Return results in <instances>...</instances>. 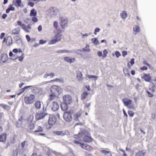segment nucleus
<instances>
[{
  "label": "nucleus",
  "mask_w": 156,
  "mask_h": 156,
  "mask_svg": "<svg viewBox=\"0 0 156 156\" xmlns=\"http://www.w3.org/2000/svg\"><path fill=\"white\" fill-rule=\"evenodd\" d=\"M51 91L55 97H58L62 92V90L58 86L53 85L51 87Z\"/></svg>",
  "instance_id": "1"
},
{
  "label": "nucleus",
  "mask_w": 156,
  "mask_h": 156,
  "mask_svg": "<svg viewBox=\"0 0 156 156\" xmlns=\"http://www.w3.org/2000/svg\"><path fill=\"white\" fill-rule=\"evenodd\" d=\"M83 140L87 143L91 142L93 140V139L90 136L89 132L87 130H83Z\"/></svg>",
  "instance_id": "2"
},
{
  "label": "nucleus",
  "mask_w": 156,
  "mask_h": 156,
  "mask_svg": "<svg viewBox=\"0 0 156 156\" xmlns=\"http://www.w3.org/2000/svg\"><path fill=\"white\" fill-rule=\"evenodd\" d=\"M122 101L124 105L129 108H133V105L132 104V101L128 98H125L122 99Z\"/></svg>",
  "instance_id": "3"
},
{
  "label": "nucleus",
  "mask_w": 156,
  "mask_h": 156,
  "mask_svg": "<svg viewBox=\"0 0 156 156\" xmlns=\"http://www.w3.org/2000/svg\"><path fill=\"white\" fill-rule=\"evenodd\" d=\"M63 117L64 119L67 122H70L72 120L71 112L70 110L64 113Z\"/></svg>",
  "instance_id": "4"
},
{
  "label": "nucleus",
  "mask_w": 156,
  "mask_h": 156,
  "mask_svg": "<svg viewBox=\"0 0 156 156\" xmlns=\"http://www.w3.org/2000/svg\"><path fill=\"white\" fill-rule=\"evenodd\" d=\"M62 100L63 102L67 104H70L72 101V97L69 94H66L63 96Z\"/></svg>",
  "instance_id": "5"
},
{
  "label": "nucleus",
  "mask_w": 156,
  "mask_h": 156,
  "mask_svg": "<svg viewBox=\"0 0 156 156\" xmlns=\"http://www.w3.org/2000/svg\"><path fill=\"white\" fill-rule=\"evenodd\" d=\"M25 100L26 104H32L35 101V96L34 95L31 94L29 97H25Z\"/></svg>",
  "instance_id": "6"
},
{
  "label": "nucleus",
  "mask_w": 156,
  "mask_h": 156,
  "mask_svg": "<svg viewBox=\"0 0 156 156\" xmlns=\"http://www.w3.org/2000/svg\"><path fill=\"white\" fill-rule=\"evenodd\" d=\"M58 10L55 7H52L50 9L49 14L51 17H55L58 14Z\"/></svg>",
  "instance_id": "7"
},
{
  "label": "nucleus",
  "mask_w": 156,
  "mask_h": 156,
  "mask_svg": "<svg viewBox=\"0 0 156 156\" xmlns=\"http://www.w3.org/2000/svg\"><path fill=\"white\" fill-rule=\"evenodd\" d=\"M47 115V113H46L44 112H38L36 113L35 119L37 120H39L43 119Z\"/></svg>",
  "instance_id": "8"
},
{
  "label": "nucleus",
  "mask_w": 156,
  "mask_h": 156,
  "mask_svg": "<svg viewBox=\"0 0 156 156\" xmlns=\"http://www.w3.org/2000/svg\"><path fill=\"white\" fill-rule=\"evenodd\" d=\"M56 121V117L53 115H50L48 120V124L49 125L52 126Z\"/></svg>",
  "instance_id": "9"
},
{
  "label": "nucleus",
  "mask_w": 156,
  "mask_h": 156,
  "mask_svg": "<svg viewBox=\"0 0 156 156\" xmlns=\"http://www.w3.org/2000/svg\"><path fill=\"white\" fill-rule=\"evenodd\" d=\"M68 20L66 18L62 17L61 19L60 25L62 29H64L67 26Z\"/></svg>",
  "instance_id": "10"
},
{
  "label": "nucleus",
  "mask_w": 156,
  "mask_h": 156,
  "mask_svg": "<svg viewBox=\"0 0 156 156\" xmlns=\"http://www.w3.org/2000/svg\"><path fill=\"white\" fill-rule=\"evenodd\" d=\"M59 108V105L56 101H54L52 102L51 109L54 111H57Z\"/></svg>",
  "instance_id": "11"
},
{
  "label": "nucleus",
  "mask_w": 156,
  "mask_h": 156,
  "mask_svg": "<svg viewBox=\"0 0 156 156\" xmlns=\"http://www.w3.org/2000/svg\"><path fill=\"white\" fill-rule=\"evenodd\" d=\"M44 153L48 156H50L51 155L52 153L55 154V152L53 151L52 150L48 147H45L44 149Z\"/></svg>",
  "instance_id": "12"
},
{
  "label": "nucleus",
  "mask_w": 156,
  "mask_h": 156,
  "mask_svg": "<svg viewBox=\"0 0 156 156\" xmlns=\"http://www.w3.org/2000/svg\"><path fill=\"white\" fill-rule=\"evenodd\" d=\"M8 59V56L6 54H2L1 56V59L0 60V63H3L5 62Z\"/></svg>",
  "instance_id": "13"
},
{
  "label": "nucleus",
  "mask_w": 156,
  "mask_h": 156,
  "mask_svg": "<svg viewBox=\"0 0 156 156\" xmlns=\"http://www.w3.org/2000/svg\"><path fill=\"white\" fill-rule=\"evenodd\" d=\"M69 132L67 131H54L53 133L57 135H61L63 136L66 135H68Z\"/></svg>",
  "instance_id": "14"
},
{
  "label": "nucleus",
  "mask_w": 156,
  "mask_h": 156,
  "mask_svg": "<svg viewBox=\"0 0 156 156\" xmlns=\"http://www.w3.org/2000/svg\"><path fill=\"white\" fill-rule=\"evenodd\" d=\"M23 117L20 116L18 120L16 122V126L17 128H20L21 127L23 124Z\"/></svg>",
  "instance_id": "15"
},
{
  "label": "nucleus",
  "mask_w": 156,
  "mask_h": 156,
  "mask_svg": "<svg viewBox=\"0 0 156 156\" xmlns=\"http://www.w3.org/2000/svg\"><path fill=\"white\" fill-rule=\"evenodd\" d=\"M82 112L80 111L76 113L74 116V120L76 121H81V116L82 115Z\"/></svg>",
  "instance_id": "16"
},
{
  "label": "nucleus",
  "mask_w": 156,
  "mask_h": 156,
  "mask_svg": "<svg viewBox=\"0 0 156 156\" xmlns=\"http://www.w3.org/2000/svg\"><path fill=\"white\" fill-rule=\"evenodd\" d=\"M69 104H67L65 103L62 102L61 103L60 106L62 110L63 111H66L68 110Z\"/></svg>",
  "instance_id": "17"
},
{
  "label": "nucleus",
  "mask_w": 156,
  "mask_h": 156,
  "mask_svg": "<svg viewBox=\"0 0 156 156\" xmlns=\"http://www.w3.org/2000/svg\"><path fill=\"white\" fill-rule=\"evenodd\" d=\"M14 5L16 7H20L21 8H23L24 6L21 0H16Z\"/></svg>",
  "instance_id": "18"
},
{
  "label": "nucleus",
  "mask_w": 156,
  "mask_h": 156,
  "mask_svg": "<svg viewBox=\"0 0 156 156\" xmlns=\"http://www.w3.org/2000/svg\"><path fill=\"white\" fill-rule=\"evenodd\" d=\"M7 138V134L5 133H2L0 135V142L5 141Z\"/></svg>",
  "instance_id": "19"
},
{
  "label": "nucleus",
  "mask_w": 156,
  "mask_h": 156,
  "mask_svg": "<svg viewBox=\"0 0 156 156\" xmlns=\"http://www.w3.org/2000/svg\"><path fill=\"white\" fill-rule=\"evenodd\" d=\"M90 94L89 93H88L87 91H85L83 92L81 95V99L83 101L87 97L88 95Z\"/></svg>",
  "instance_id": "20"
},
{
  "label": "nucleus",
  "mask_w": 156,
  "mask_h": 156,
  "mask_svg": "<svg viewBox=\"0 0 156 156\" xmlns=\"http://www.w3.org/2000/svg\"><path fill=\"white\" fill-rule=\"evenodd\" d=\"M20 31V27H16L12 31V33L13 34H19Z\"/></svg>",
  "instance_id": "21"
},
{
  "label": "nucleus",
  "mask_w": 156,
  "mask_h": 156,
  "mask_svg": "<svg viewBox=\"0 0 156 156\" xmlns=\"http://www.w3.org/2000/svg\"><path fill=\"white\" fill-rule=\"evenodd\" d=\"M83 75L81 72L80 71L77 72L76 77L79 81H82L83 79Z\"/></svg>",
  "instance_id": "22"
},
{
  "label": "nucleus",
  "mask_w": 156,
  "mask_h": 156,
  "mask_svg": "<svg viewBox=\"0 0 156 156\" xmlns=\"http://www.w3.org/2000/svg\"><path fill=\"white\" fill-rule=\"evenodd\" d=\"M74 50H60L57 51V52L58 53H74Z\"/></svg>",
  "instance_id": "23"
},
{
  "label": "nucleus",
  "mask_w": 156,
  "mask_h": 156,
  "mask_svg": "<svg viewBox=\"0 0 156 156\" xmlns=\"http://www.w3.org/2000/svg\"><path fill=\"white\" fill-rule=\"evenodd\" d=\"M64 59L67 62L70 63H73L75 61V58H70L68 57H65L64 58Z\"/></svg>",
  "instance_id": "24"
},
{
  "label": "nucleus",
  "mask_w": 156,
  "mask_h": 156,
  "mask_svg": "<svg viewBox=\"0 0 156 156\" xmlns=\"http://www.w3.org/2000/svg\"><path fill=\"white\" fill-rule=\"evenodd\" d=\"M12 43V37L9 36L8 37L6 41V44L7 46H9Z\"/></svg>",
  "instance_id": "25"
},
{
  "label": "nucleus",
  "mask_w": 156,
  "mask_h": 156,
  "mask_svg": "<svg viewBox=\"0 0 156 156\" xmlns=\"http://www.w3.org/2000/svg\"><path fill=\"white\" fill-rule=\"evenodd\" d=\"M146 154L145 151L144 150L139 151L136 154L135 156H144Z\"/></svg>",
  "instance_id": "26"
},
{
  "label": "nucleus",
  "mask_w": 156,
  "mask_h": 156,
  "mask_svg": "<svg viewBox=\"0 0 156 156\" xmlns=\"http://www.w3.org/2000/svg\"><path fill=\"white\" fill-rule=\"evenodd\" d=\"M144 78L145 81L149 82L151 80V76L149 75L144 74Z\"/></svg>",
  "instance_id": "27"
},
{
  "label": "nucleus",
  "mask_w": 156,
  "mask_h": 156,
  "mask_svg": "<svg viewBox=\"0 0 156 156\" xmlns=\"http://www.w3.org/2000/svg\"><path fill=\"white\" fill-rule=\"evenodd\" d=\"M83 137V131H81L80 133H79L78 134L74 135L73 137L76 139L77 140L78 138Z\"/></svg>",
  "instance_id": "28"
},
{
  "label": "nucleus",
  "mask_w": 156,
  "mask_h": 156,
  "mask_svg": "<svg viewBox=\"0 0 156 156\" xmlns=\"http://www.w3.org/2000/svg\"><path fill=\"white\" fill-rule=\"evenodd\" d=\"M41 103L39 101H36L35 103V106L36 108L37 109H39L41 108Z\"/></svg>",
  "instance_id": "29"
},
{
  "label": "nucleus",
  "mask_w": 156,
  "mask_h": 156,
  "mask_svg": "<svg viewBox=\"0 0 156 156\" xmlns=\"http://www.w3.org/2000/svg\"><path fill=\"white\" fill-rule=\"evenodd\" d=\"M37 15V12L35 9H33L31 10L30 13V16H36Z\"/></svg>",
  "instance_id": "30"
},
{
  "label": "nucleus",
  "mask_w": 156,
  "mask_h": 156,
  "mask_svg": "<svg viewBox=\"0 0 156 156\" xmlns=\"http://www.w3.org/2000/svg\"><path fill=\"white\" fill-rule=\"evenodd\" d=\"M62 36V34L60 33H58L56 35H55L54 37L58 41H60L61 37Z\"/></svg>",
  "instance_id": "31"
},
{
  "label": "nucleus",
  "mask_w": 156,
  "mask_h": 156,
  "mask_svg": "<svg viewBox=\"0 0 156 156\" xmlns=\"http://www.w3.org/2000/svg\"><path fill=\"white\" fill-rule=\"evenodd\" d=\"M120 16L122 19H124L127 17V14L125 11H123L120 13Z\"/></svg>",
  "instance_id": "32"
},
{
  "label": "nucleus",
  "mask_w": 156,
  "mask_h": 156,
  "mask_svg": "<svg viewBox=\"0 0 156 156\" xmlns=\"http://www.w3.org/2000/svg\"><path fill=\"white\" fill-rule=\"evenodd\" d=\"M53 26L55 29L58 31H60V28L58 26V23L57 21H55L53 22Z\"/></svg>",
  "instance_id": "33"
},
{
  "label": "nucleus",
  "mask_w": 156,
  "mask_h": 156,
  "mask_svg": "<svg viewBox=\"0 0 156 156\" xmlns=\"http://www.w3.org/2000/svg\"><path fill=\"white\" fill-rule=\"evenodd\" d=\"M82 50L84 51L89 52L90 51V50L89 48V45L87 44H86L85 47L83 48L82 49Z\"/></svg>",
  "instance_id": "34"
},
{
  "label": "nucleus",
  "mask_w": 156,
  "mask_h": 156,
  "mask_svg": "<svg viewBox=\"0 0 156 156\" xmlns=\"http://www.w3.org/2000/svg\"><path fill=\"white\" fill-rule=\"evenodd\" d=\"M28 126L30 130H32L33 129L34 127V123L32 122H31L29 123Z\"/></svg>",
  "instance_id": "35"
},
{
  "label": "nucleus",
  "mask_w": 156,
  "mask_h": 156,
  "mask_svg": "<svg viewBox=\"0 0 156 156\" xmlns=\"http://www.w3.org/2000/svg\"><path fill=\"white\" fill-rule=\"evenodd\" d=\"M91 41L95 45H97L99 44V42L96 38H92Z\"/></svg>",
  "instance_id": "36"
},
{
  "label": "nucleus",
  "mask_w": 156,
  "mask_h": 156,
  "mask_svg": "<svg viewBox=\"0 0 156 156\" xmlns=\"http://www.w3.org/2000/svg\"><path fill=\"white\" fill-rule=\"evenodd\" d=\"M101 153L104 154H108L109 155L108 156H112V154L109 151L105 150H102L101 151Z\"/></svg>",
  "instance_id": "37"
},
{
  "label": "nucleus",
  "mask_w": 156,
  "mask_h": 156,
  "mask_svg": "<svg viewBox=\"0 0 156 156\" xmlns=\"http://www.w3.org/2000/svg\"><path fill=\"white\" fill-rule=\"evenodd\" d=\"M0 106H2L5 109L9 110L10 109V107L9 106L7 105L4 104H0Z\"/></svg>",
  "instance_id": "38"
},
{
  "label": "nucleus",
  "mask_w": 156,
  "mask_h": 156,
  "mask_svg": "<svg viewBox=\"0 0 156 156\" xmlns=\"http://www.w3.org/2000/svg\"><path fill=\"white\" fill-rule=\"evenodd\" d=\"M54 96L53 95V94H51L50 95V98L47 101V106H48V105L49 104V103L50 101L54 99L53 97Z\"/></svg>",
  "instance_id": "39"
},
{
  "label": "nucleus",
  "mask_w": 156,
  "mask_h": 156,
  "mask_svg": "<svg viewBox=\"0 0 156 156\" xmlns=\"http://www.w3.org/2000/svg\"><path fill=\"white\" fill-rule=\"evenodd\" d=\"M43 128L41 126H39L37 128V129L35 130L34 132L35 133L42 132L43 131Z\"/></svg>",
  "instance_id": "40"
},
{
  "label": "nucleus",
  "mask_w": 156,
  "mask_h": 156,
  "mask_svg": "<svg viewBox=\"0 0 156 156\" xmlns=\"http://www.w3.org/2000/svg\"><path fill=\"white\" fill-rule=\"evenodd\" d=\"M133 30L134 31L136 32V33H138L140 31V27L138 26H136L135 27H133Z\"/></svg>",
  "instance_id": "41"
},
{
  "label": "nucleus",
  "mask_w": 156,
  "mask_h": 156,
  "mask_svg": "<svg viewBox=\"0 0 156 156\" xmlns=\"http://www.w3.org/2000/svg\"><path fill=\"white\" fill-rule=\"evenodd\" d=\"M13 38L16 42L19 41V43H21V40L18 36H15Z\"/></svg>",
  "instance_id": "42"
},
{
  "label": "nucleus",
  "mask_w": 156,
  "mask_h": 156,
  "mask_svg": "<svg viewBox=\"0 0 156 156\" xmlns=\"http://www.w3.org/2000/svg\"><path fill=\"white\" fill-rule=\"evenodd\" d=\"M87 77L89 79L94 78L95 80H96L98 79V76L94 75H88Z\"/></svg>",
  "instance_id": "43"
},
{
  "label": "nucleus",
  "mask_w": 156,
  "mask_h": 156,
  "mask_svg": "<svg viewBox=\"0 0 156 156\" xmlns=\"http://www.w3.org/2000/svg\"><path fill=\"white\" fill-rule=\"evenodd\" d=\"M58 41L56 40V39H52L51 40L50 42L49 43V44H55Z\"/></svg>",
  "instance_id": "44"
},
{
  "label": "nucleus",
  "mask_w": 156,
  "mask_h": 156,
  "mask_svg": "<svg viewBox=\"0 0 156 156\" xmlns=\"http://www.w3.org/2000/svg\"><path fill=\"white\" fill-rule=\"evenodd\" d=\"M85 150L88 151H90L93 150V148L87 144Z\"/></svg>",
  "instance_id": "45"
},
{
  "label": "nucleus",
  "mask_w": 156,
  "mask_h": 156,
  "mask_svg": "<svg viewBox=\"0 0 156 156\" xmlns=\"http://www.w3.org/2000/svg\"><path fill=\"white\" fill-rule=\"evenodd\" d=\"M103 58H105L108 54V52L107 50L106 49L104 50L103 51Z\"/></svg>",
  "instance_id": "46"
},
{
  "label": "nucleus",
  "mask_w": 156,
  "mask_h": 156,
  "mask_svg": "<svg viewBox=\"0 0 156 156\" xmlns=\"http://www.w3.org/2000/svg\"><path fill=\"white\" fill-rule=\"evenodd\" d=\"M134 112L133 111H129L128 112V114L131 117H132L134 115Z\"/></svg>",
  "instance_id": "47"
},
{
  "label": "nucleus",
  "mask_w": 156,
  "mask_h": 156,
  "mask_svg": "<svg viewBox=\"0 0 156 156\" xmlns=\"http://www.w3.org/2000/svg\"><path fill=\"white\" fill-rule=\"evenodd\" d=\"M24 55L23 53V54H22V55H21L20 56H19V59L18 60L20 62L22 61H23V59L24 58V56H23V55Z\"/></svg>",
  "instance_id": "48"
},
{
  "label": "nucleus",
  "mask_w": 156,
  "mask_h": 156,
  "mask_svg": "<svg viewBox=\"0 0 156 156\" xmlns=\"http://www.w3.org/2000/svg\"><path fill=\"white\" fill-rule=\"evenodd\" d=\"M73 50H75V52L74 53H77L78 54H80L81 55L82 54L81 53L82 52V50L81 49H78L77 50H76L74 49H73Z\"/></svg>",
  "instance_id": "49"
},
{
  "label": "nucleus",
  "mask_w": 156,
  "mask_h": 156,
  "mask_svg": "<svg viewBox=\"0 0 156 156\" xmlns=\"http://www.w3.org/2000/svg\"><path fill=\"white\" fill-rule=\"evenodd\" d=\"M4 117L3 113L2 112L0 113V123L2 121Z\"/></svg>",
  "instance_id": "50"
},
{
  "label": "nucleus",
  "mask_w": 156,
  "mask_h": 156,
  "mask_svg": "<svg viewBox=\"0 0 156 156\" xmlns=\"http://www.w3.org/2000/svg\"><path fill=\"white\" fill-rule=\"evenodd\" d=\"M100 29L99 28H98V27L96 28L94 30V34L95 35H96L97 33L99 32L100 31Z\"/></svg>",
  "instance_id": "51"
},
{
  "label": "nucleus",
  "mask_w": 156,
  "mask_h": 156,
  "mask_svg": "<svg viewBox=\"0 0 156 156\" xmlns=\"http://www.w3.org/2000/svg\"><path fill=\"white\" fill-rule=\"evenodd\" d=\"M115 54L116 55V56L117 58H119V57L121 55L119 52L118 51H116L115 52Z\"/></svg>",
  "instance_id": "52"
},
{
  "label": "nucleus",
  "mask_w": 156,
  "mask_h": 156,
  "mask_svg": "<svg viewBox=\"0 0 156 156\" xmlns=\"http://www.w3.org/2000/svg\"><path fill=\"white\" fill-rule=\"evenodd\" d=\"M26 143L27 142L26 141H24L21 143V147L23 149L24 148Z\"/></svg>",
  "instance_id": "53"
},
{
  "label": "nucleus",
  "mask_w": 156,
  "mask_h": 156,
  "mask_svg": "<svg viewBox=\"0 0 156 156\" xmlns=\"http://www.w3.org/2000/svg\"><path fill=\"white\" fill-rule=\"evenodd\" d=\"M92 34L91 32L89 34H82V38H83L84 37H87L89 35H90Z\"/></svg>",
  "instance_id": "54"
},
{
  "label": "nucleus",
  "mask_w": 156,
  "mask_h": 156,
  "mask_svg": "<svg viewBox=\"0 0 156 156\" xmlns=\"http://www.w3.org/2000/svg\"><path fill=\"white\" fill-rule=\"evenodd\" d=\"M73 142L75 144H76L78 145L79 146H80L81 144H82V143L80 142H79V141H77L76 140H74Z\"/></svg>",
  "instance_id": "55"
},
{
  "label": "nucleus",
  "mask_w": 156,
  "mask_h": 156,
  "mask_svg": "<svg viewBox=\"0 0 156 156\" xmlns=\"http://www.w3.org/2000/svg\"><path fill=\"white\" fill-rule=\"evenodd\" d=\"M46 42V41L45 40H41L39 41V44H43Z\"/></svg>",
  "instance_id": "56"
},
{
  "label": "nucleus",
  "mask_w": 156,
  "mask_h": 156,
  "mask_svg": "<svg viewBox=\"0 0 156 156\" xmlns=\"http://www.w3.org/2000/svg\"><path fill=\"white\" fill-rule=\"evenodd\" d=\"M11 11H13L15 10V8L14 7L12 6L11 5H10L9 6V8Z\"/></svg>",
  "instance_id": "57"
},
{
  "label": "nucleus",
  "mask_w": 156,
  "mask_h": 156,
  "mask_svg": "<svg viewBox=\"0 0 156 156\" xmlns=\"http://www.w3.org/2000/svg\"><path fill=\"white\" fill-rule=\"evenodd\" d=\"M147 92L148 94V96L150 97H152L153 96V94L150 92L149 91L147 90Z\"/></svg>",
  "instance_id": "58"
},
{
  "label": "nucleus",
  "mask_w": 156,
  "mask_h": 156,
  "mask_svg": "<svg viewBox=\"0 0 156 156\" xmlns=\"http://www.w3.org/2000/svg\"><path fill=\"white\" fill-rule=\"evenodd\" d=\"M32 20L34 22H37L38 21V19L37 17L34 16L32 18Z\"/></svg>",
  "instance_id": "59"
},
{
  "label": "nucleus",
  "mask_w": 156,
  "mask_h": 156,
  "mask_svg": "<svg viewBox=\"0 0 156 156\" xmlns=\"http://www.w3.org/2000/svg\"><path fill=\"white\" fill-rule=\"evenodd\" d=\"M12 56H13V57L12 58H10V59H11L12 60H15L18 58H19V56H16V55H13Z\"/></svg>",
  "instance_id": "60"
},
{
  "label": "nucleus",
  "mask_w": 156,
  "mask_h": 156,
  "mask_svg": "<svg viewBox=\"0 0 156 156\" xmlns=\"http://www.w3.org/2000/svg\"><path fill=\"white\" fill-rule=\"evenodd\" d=\"M127 52L126 51H123L122 52V56L125 57V56L127 54Z\"/></svg>",
  "instance_id": "61"
},
{
  "label": "nucleus",
  "mask_w": 156,
  "mask_h": 156,
  "mask_svg": "<svg viewBox=\"0 0 156 156\" xmlns=\"http://www.w3.org/2000/svg\"><path fill=\"white\" fill-rule=\"evenodd\" d=\"M26 38L28 42L30 41H31V38L28 35L26 36Z\"/></svg>",
  "instance_id": "62"
},
{
  "label": "nucleus",
  "mask_w": 156,
  "mask_h": 156,
  "mask_svg": "<svg viewBox=\"0 0 156 156\" xmlns=\"http://www.w3.org/2000/svg\"><path fill=\"white\" fill-rule=\"evenodd\" d=\"M27 26L25 25L24 24H23L22 26L21 27V28L23 29L24 30H25L27 28Z\"/></svg>",
  "instance_id": "63"
},
{
  "label": "nucleus",
  "mask_w": 156,
  "mask_h": 156,
  "mask_svg": "<svg viewBox=\"0 0 156 156\" xmlns=\"http://www.w3.org/2000/svg\"><path fill=\"white\" fill-rule=\"evenodd\" d=\"M18 153L16 150L13 151V156H17Z\"/></svg>",
  "instance_id": "64"
}]
</instances>
